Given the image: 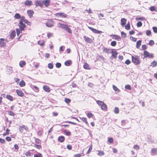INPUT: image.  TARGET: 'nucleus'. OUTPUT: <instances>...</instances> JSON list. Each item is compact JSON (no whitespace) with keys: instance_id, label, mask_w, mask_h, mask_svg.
Returning a JSON list of instances; mask_svg holds the SVG:
<instances>
[{"instance_id":"bf43d9fd","label":"nucleus","mask_w":157,"mask_h":157,"mask_svg":"<svg viewBox=\"0 0 157 157\" xmlns=\"http://www.w3.org/2000/svg\"><path fill=\"white\" fill-rule=\"evenodd\" d=\"M65 102L67 103V104H68L71 101V100L70 99L67 98H65L64 100Z\"/></svg>"},{"instance_id":"49530a36","label":"nucleus","mask_w":157,"mask_h":157,"mask_svg":"<svg viewBox=\"0 0 157 157\" xmlns=\"http://www.w3.org/2000/svg\"><path fill=\"white\" fill-rule=\"evenodd\" d=\"M108 142L110 144H113V139L112 137H109L108 139Z\"/></svg>"},{"instance_id":"69168bd1","label":"nucleus","mask_w":157,"mask_h":157,"mask_svg":"<svg viewBox=\"0 0 157 157\" xmlns=\"http://www.w3.org/2000/svg\"><path fill=\"white\" fill-rule=\"evenodd\" d=\"M142 23L141 21H139L137 23L136 25L137 27H140L142 26Z\"/></svg>"},{"instance_id":"20e7f679","label":"nucleus","mask_w":157,"mask_h":157,"mask_svg":"<svg viewBox=\"0 0 157 157\" xmlns=\"http://www.w3.org/2000/svg\"><path fill=\"white\" fill-rule=\"evenodd\" d=\"M18 25L21 31H22L24 30L25 28L26 27V25L23 23L22 20H21L18 23Z\"/></svg>"},{"instance_id":"f3484780","label":"nucleus","mask_w":157,"mask_h":157,"mask_svg":"<svg viewBox=\"0 0 157 157\" xmlns=\"http://www.w3.org/2000/svg\"><path fill=\"white\" fill-rule=\"evenodd\" d=\"M26 127L24 125H22V126H20L19 127V130L22 133L24 131V130H26Z\"/></svg>"},{"instance_id":"c9c22d12","label":"nucleus","mask_w":157,"mask_h":157,"mask_svg":"<svg viewBox=\"0 0 157 157\" xmlns=\"http://www.w3.org/2000/svg\"><path fill=\"white\" fill-rule=\"evenodd\" d=\"M157 62L155 61H154L151 64V66L153 67H155L157 66Z\"/></svg>"},{"instance_id":"ddd939ff","label":"nucleus","mask_w":157,"mask_h":157,"mask_svg":"<svg viewBox=\"0 0 157 157\" xmlns=\"http://www.w3.org/2000/svg\"><path fill=\"white\" fill-rule=\"evenodd\" d=\"M27 13L30 18H31L33 16L34 13V11L32 10H29L27 11Z\"/></svg>"},{"instance_id":"37998d69","label":"nucleus","mask_w":157,"mask_h":157,"mask_svg":"<svg viewBox=\"0 0 157 157\" xmlns=\"http://www.w3.org/2000/svg\"><path fill=\"white\" fill-rule=\"evenodd\" d=\"M35 142L37 144H40L41 143L40 140L37 138H35Z\"/></svg>"},{"instance_id":"58836bf2","label":"nucleus","mask_w":157,"mask_h":157,"mask_svg":"<svg viewBox=\"0 0 157 157\" xmlns=\"http://www.w3.org/2000/svg\"><path fill=\"white\" fill-rule=\"evenodd\" d=\"M96 102L98 105L101 106L104 103L103 101L99 100L96 101Z\"/></svg>"},{"instance_id":"338daca9","label":"nucleus","mask_w":157,"mask_h":157,"mask_svg":"<svg viewBox=\"0 0 157 157\" xmlns=\"http://www.w3.org/2000/svg\"><path fill=\"white\" fill-rule=\"evenodd\" d=\"M130 39L133 42H136L137 39L136 38L133 37V36H131L130 37Z\"/></svg>"},{"instance_id":"8fccbe9b","label":"nucleus","mask_w":157,"mask_h":157,"mask_svg":"<svg viewBox=\"0 0 157 157\" xmlns=\"http://www.w3.org/2000/svg\"><path fill=\"white\" fill-rule=\"evenodd\" d=\"M87 116L88 118H90L93 117V115L92 113H88L87 114Z\"/></svg>"},{"instance_id":"423d86ee","label":"nucleus","mask_w":157,"mask_h":157,"mask_svg":"<svg viewBox=\"0 0 157 157\" xmlns=\"http://www.w3.org/2000/svg\"><path fill=\"white\" fill-rule=\"evenodd\" d=\"M54 22L52 19H49L46 23V25L47 26L49 27H51L53 26Z\"/></svg>"},{"instance_id":"7ed1b4c3","label":"nucleus","mask_w":157,"mask_h":157,"mask_svg":"<svg viewBox=\"0 0 157 157\" xmlns=\"http://www.w3.org/2000/svg\"><path fill=\"white\" fill-rule=\"evenodd\" d=\"M143 56L144 58L148 57L149 58H153L154 57L153 54H150L147 51H144L143 53Z\"/></svg>"},{"instance_id":"bb28decb","label":"nucleus","mask_w":157,"mask_h":157,"mask_svg":"<svg viewBox=\"0 0 157 157\" xmlns=\"http://www.w3.org/2000/svg\"><path fill=\"white\" fill-rule=\"evenodd\" d=\"M64 29L68 33H71L72 31L71 29L68 27L67 25H66V26H65V28H64Z\"/></svg>"},{"instance_id":"864d4df0","label":"nucleus","mask_w":157,"mask_h":157,"mask_svg":"<svg viewBox=\"0 0 157 157\" xmlns=\"http://www.w3.org/2000/svg\"><path fill=\"white\" fill-rule=\"evenodd\" d=\"M133 147L136 150H138L140 148V146L137 144L134 145Z\"/></svg>"},{"instance_id":"a18cd8bd","label":"nucleus","mask_w":157,"mask_h":157,"mask_svg":"<svg viewBox=\"0 0 157 157\" xmlns=\"http://www.w3.org/2000/svg\"><path fill=\"white\" fill-rule=\"evenodd\" d=\"M110 51H111V49H108L106 48H104L103 51L107 53H109Z\"/></svg>"},{"instance_id":"a878e982","label":"nucleus","mask_w":157,"mask_h":157,"mask_svg":"<svg viewBox=\"0 0 157 157\" xmlns=\"http://www.w3.org/2000/svg\"><path fill=\"white\" fill-rule=\"evenodd\" d=\"M66 25H65L64 24H62V23L60 22H59L58 23V27L63 29H64V28H65V26H66Z\"/></svg>"},{"instance_id":"412c9836","label":"nucleus","mask_w":157,"mask_h":157,"mask_svg":"<svg viewBox=\"0 0 157 157\" xmlns=\"http://www.w3.org/2000/svg\"><path fill=\"white\" fill-rule=\"evenodd\" d=\"M16 35V32L15 30L13 31L10 34V38L13 40Z\"/></svg>"},{"instance_id":"c03bdc74","label":"nucleus","mask_w":157,"mask_h":157,"mask_svg":"<svg viewBox=\"0 0 157 157\" xmlns=\"http://www.w3.org/2000/svg\"><path fill=\"white\" fill-rule=\"evenodd\" d=\"M113 90L116 92H119L120 91L119 89H118L117 87H116L114 85H113Z\"/></svg>"},{"instance_id":"2eb2a0df","label":"nucleus","mask_w":157,"mask_h":157,"mask_svg":"<svg viewBox=\"0 0 157 157\" xmlns=\"http://www.w3.org/2000/svg\"><path fill=\"white\" fill-rule=\"evenodd\" d=\"M6 45V43L4 42V40L3 38L0 39V46L2 47L5 46Z\"/></svg>"},{"instance_id":"f257e3e1","label":"nucleus","mask_w":157,"mask_h":157,"mask_svg":"<svg viewBox=\"0 0 157 157\" xmlns=\"http://www.w3.org/2000/svg\"><path fill=\"white\" fill-rule=\"evenodd\" d=\"M132 61L133 63L136 65H138L140 63L139 60V57L136 56L135 57L132 56Z\"/></svg>"},{"instance_id":"dca6fc26","label":"nucleus","mask_w":157,"mask_h":157,"mask_svg":"<svg viewBox=\"0 0 157 157\" xmlns=\"http://www.w3.org/2000/svg\"><path fill=\"white\" fill-rule=\"evenodd\" d=\"M6 71L8 74H11L13 72L12 67L10 66L7 67Z\"/></svg>"},{"instance_id":"4468645a","label":"nucleus","mask_w":157,"mask_h":157,"mask_svg":"<svg viewBox=\"0 0 157 157\" xmlns=\"http://www.w3.org/2000/svg\"><path fill=\"white\" fill-rule=\"evenodd\" d=\"M121 25L122 27H124L126 24L127 22V20L125 18H122L121 19Z\"/></svg>"},{"instance_id":"a19ab883","label":"nucleus","mask_w":157,"mask_h":157,"mask_svg":"<svg viewBox=\"0 0 157 157\" xmlns=\"http://www.w3.org/2000/svg\"><path fill=\"white\" fill-rule=\"evenodd\" d=\"M65 134L67 136H70L71 135V132L70 131L67 132L66 130H65L63 131Z\"/></svg>"},{"instance_id":"7c9ffc66","label":"nucleus","mask_w":157,"mask_h":157,"mask_svg":"<svg viewBox=\"0 0 157 157\" xmlns=\"http://www.w3.org/2000/svg\"><path fill=\"white\" fill-rule=\"evenodd\" d=\"M45 42V41L43 40L42 41L40 40L37 42L38 44L40 46H43L44 45Z\"/></svg>"},{"instance_id":"f704fd0d","label":"nucleus","mask_w":157,"mask_h":157,"mask_svg":"<svg viewBox=\"0 0 157 157\" xmlns=\"http://www.w3.org/2000/svg\"><path fill=\"white\" fill-rule=\"evenodd\" d=\"M6 98L11 101L13 100V97L10 95H7L6 96Z\"/></svg>"},{"instance_id":"6e6552de","label":"nucleus","mask_w":157,"mask_h":157,"mask_svg":"<svg viewBox=\"0 0 157 157\" xmlns=\"http://www.w3.org/2000/svg\"><path fill=\"white\" fill-rule=\"evenodd\" d=\"M35 5L36 6H40L41 8L43 7V1L37 0L35 1Z\"/></svg>"},{"instance_id":"473e14b6","label":"nucleus","mask_w":157,"mask_h":157,"mask_svg":"<svg viewBox=\"0 0 157 157\" xmlns=\"http://www.w3.org/2000/svg\"><path fill=\"white\" fill-rule=\"evenodd\" d=\"M71 63V60H68L65 62L64 64L66 66H69Z\"/></svg>"},{"instance_id":"e433bc0d","label":"nucleus","mask_w":157,"mask_h":157,"mask_svg":"<svg viewBox=\"0 0 157 157\" xmlns=\"http://www.w3.org/2000/svg\"><path fill=\"white\" fill-rule=\"evenodd\" d=\"M25 155L27 157H28L31 156L33 155V154L30 151H28L26 152Z\"/></svg>"},{"instance_id":"cd10ccee","label":"nucleus","mask_w":157,"mask_h":157,"mask_svg":"<svg viewBox=\"0 0 157 157\" xmlns=\"http://www.w3.org/2000/svg\"><path fill=\"white\" fill-rule=\"evenodd\" d=\"M142 41L139 40L136 43V47L137 48H139L141 45Z\"/></svg>"},{"instance_id":"39448f33","label":"nucleus","mask_w":157,"mask_h":157,"mask_svg":"<svg viewBox=\"0 0 157 157\" xmlns=\"http://www.w3.org/2000/svg\"><path fill=\"white\" fill-rule=\"evenodd\" d=\"M54 15L55 17H61L62 18H66L67 16V14L64 13H56Z\"/></svg>"},{"instance_id":"680f3d73","label":"nucleus","mask_w":157,"mask_h":157,"mask_svg":"<svg viewBox=\"0 0 157 157\" xmlns=\"http://www.w3.org/2000/svg\"><path fill=\"white\" fill-rule=\"evenodd\" d=\"M33 88L34 89L35 91L36 92H39V88L37 86H34L33 87Z\"/></svg>"},{"instance_id":"79ce46f5","label":"nucleus","mask_w":157,"mask_h":157,"mask_svg":"<svg viewBox=\"0 0 157 157\" xmlns=\"http://www.w3.org/2000/svg\"><path fill=\"white\" fill-rule=\"evenodd\" d=\"M14 17L15 19H19L21 17L20 14L18 13H16L15 14Z\"/></svg>"},{"instance_id":"774afa93","label":"nucleus","mask_w":157,"mask_h":157,"mask_svg":"<svg viewBox=\"0 0 157 157\" xmlns=\"http://www.w3.org/2000/svg\"><path fill=\"white\" fill-rule=\"evenodd\" d=\"M142 50H145L147 48V46L145 44L143 45L142 46Z\"/></svg>"},{"instance_id":"09e8293b","label":"nucleus","mask_w":157,"mask_h":157,"mask_svg":"<svg viewBox=\"0 0 157 157\" xmlns=\"http://www.w3.org/2000/svg\"><path fill=\"white\" fill-rule=\"evenodd\" d=\"M92 149V145H91L89 147L88 151H87L86 153L87 154H89L91 151Z\"/></svg>"},{"instance_id":"f8f14e48","label":"nucleus","mask_w":157,"mask_h":157,"mask_svg":"<svg viewBox=\"0 0 157 157\" xmlns=\"http://www.w3.org/2000/svg\"><path fill=\"white\" fill-rule=\"evenodd\" d=\"M110 36H113L112 39L118 41L120 40L121 39V37L117 35H111Z\"/></svg>"},{"instance_id":"0e129e2a","label":"nucleus","mask_w":157,"mask_h":157,"mask_svg":"<svg viewBox=\"0 0 157 157\" xmlns=\"http://www.w3.org/2000/svg\"><path fill=\"white\" fill-rule=\"evenodd\" d=\"M155 44V43L154 41L153 40H151L150 41L149 43H148V44L150 45L151 46Z\"/></svg>"},{"instance_id":"a211bd4d","label":"nucleus","mask_w":157,"mask_h":157,"mask_svg":"<svg viewBox=\"0 0 157 157\" xmlns=\"http://www.w3.org/2000/svg\"><path fill=\"white\" fill-rule=\"evenodd\" d=\"M43 89L46 92H49L50 91V88L48 86H43Z\"/></svg>"},{"instance_id":"4c0bfd02","label":"nucleus","mask_w":157,"mask_h":157,"mask_svg":"<svg viewBox=\"0 0 157 157\" xmlns=\"http://www.w3.org/2000/svg\"><path fill=\"white\" fill-rule=\"evenodd\" d=\"M23 21L28 25L30 26L31 25V23L30 21H29L27 19L23 20Z\"/></svg>"},{"instance_id":"13d9d810","label":"nucleus","mask_w":157,"mask_h":157,"mask_svg":"<svg viewBox=\"0 0 157 157\" xmlns=\"http://www.w3.org/2000/svg\"><path fill=\"white\" fill-rule=\"evenodd\" d=\"M117 44V42L115 41H113L111 42V45L112 46H115Z\"/></svg>"},{"instance_id":"603ef678","label":"nucleus","mask_w":157,"mask_h":157,"mask_svg":"<svg viewBox=\"0 0 157 157\" xmlns=\"http://www.w3.org/2000/svg\"><path fill=\"white\" fill-rule=\"evenodd\" d=\"M121 33V36L123 38H125L126 37V36H127V34H126V33H124L123 32H122Z\"/></svg>"},{"instance_id":"9d476101","label":"nucleus","mask_w":157,"mask_h":157,"mask_svg":"<svg viewBox=\"0 0 157 157\" xmlns=\"http://www.w3.org/2000/svg\"><path fill=\"white\" fill-rule=\"evenodd\" d=\"M50 0H45L43 1V5L46 7H48L50 4Z\"/></svg>"},{"instance_id":"9b49d317","label":"nucleus","mask_w":157,"mask_h":157,"mask_svg":"<svg viewBox=\"0 0 157 157\" xmlns=\"http://www.w3.org/2000/svg\"><path fill=\"white\" fill-rule=\"evenodd\" d=\"M16 92L17 95L19 96L23 97L24 96V93L21 90H16Z\"/></svg>"},{"instance_id":"e2e57ef3","label":"nucleus","mask_w":157,"mask_h":157,"mask_svg":"<svg viewBox=\"0 0 157 157\" xmlns=\"http://www.w3.org/2000/svg\"><path fill=\"white\" fill-rule=\"evenodd\" d=\"M8 114L9 115L12 116H13L15 115L14 113L12 111H8Z\"/></svg>"},{"instance_id":"0eeeda50","label":"nucleus","mask_w":157,"mask_h":157,"mask_svg":"<svg viewBox=\"0 0 157 157\" xmlns=\"http://www.w3.org/2000/svg\"><path fill=\"white\" fill-rule=\"evenodd\" d=\"M83 38L85 41L86 42L90 44H91L93 42L94 38L92 39L89 38L86 36H84L83 37Z\"/></svg>"},{"instance_id":"4be33fe9","label":"nucleus","mask_w":157,"mask_h":157,"mask_svg":"<svg viewBox=\"0 0 157 157\" xmlns=\"http://www.w3.org/2000/svg\"><path fill=\"white\" fill-rule=\"evenodd\" d=\"M101 109L104 111H106L107 109V105L105 103L101 106Z\"/></svg>"},{"instance_id":"052dcab7","label":"nucleus","mask_w":157,"mask_h":157,"mask_svg":"<svg viewBox=\"0 0 157 157\" xmlns=\"http://www.w3.org/2000/svg\"><path fill=\"white\" fill-rule=\"evenodd\" d=\"M34 146L38 149H40L42 148L41 146V145L36 144H35Z\"/></svg>"},{"instance_id":"4d7b16f0","label":"nucleus","mask_w":157,"mask_h":157,"mask_svg":"<svg viewBox=\"0 0 157 157\" xmlns=\"http://www.w3.org/2000/svg\"><path fill=\"white\" fill-rule=\"evenodd\" d=\"M34 157H42V154L39 153H38L37 154H35L34 156Z\"/></svg>"},{"instance_id":"b1692460","label":"nucleus","mask_w":157,"mask_h":157,"mask_svg":"<svg viewBox=\"0 0 157 157\" xmlns=\"http://www.w3.org/2000/svg\"><path fill=\"white\" fill-rule=\"evenodd\" d=\"M26 62L24 61H21L19 63V66L21 67H23L26 65Z\"/></svg>"},{"instance_id":"ea45409f","label":"nucleus","mask_w":157,"mask_h":157,"mask_svg":"<svg viewBox=\"0 0 157 157\" xmlns=\"http://www.w3.org/2000/svg\"><path fill=\"white\" fill-rule=\"evenodd\" d=\"M125 28L127 30H129L130 29V25L129 22H128L127 25L125 26Z\"/></svg>"},{"instance_id":"6ab92c4d","label":"nucleus","mask_w":157,"mask_h":157,"mask_svg":"<svg viewBox=\"0 0 157 157\" xmlns=\"http://www.w3.org/2000/svg\"><path fill=\"white\" fill-rule=\"evenodd\" d=\"M83 67L85 69L90 70L91 69L90 66H89V64L86 63H84L83 66Z\"/></svg>"},{"instance_id":"1a4fd4ad","label":"nucleus","mask_w":157,"mask_h":157,"mask_svg":"<svg viewBox=\"0 0 157 157\" xmlns=\"http://www.w3.org/2000/svg\"><path fill=\"white\" fill-rule=\"evenodd\" d=\"M88 28L91 31H92L94 33L96 34H101L102 33V32L101 31L98 30L91 27H89Z\"/></svg>"},{"instance_id":"6e6d98bb","label":"nucleus","mask_w":157,"mask_h":157,"mask_svg":"<svg viewBox=\"0 0 157 157\" xmlns=\"http://www.w3.org/2000/svg\"><path fill=\"white\" fill-rule=\"evenodd\" d=\"M119 110L118 107H116L114 109V112L116 114H117L119 113Z\"/></svg>"},{"instance_id":"2f4dec72","label":"nucleus","mask_w":157,"mask_h":157,"mask_svg":"<svg viewBox=\"0 0 157 157\" xmlns=\"http://www.w3.org/2000/svg\"><path fill=\"white\" fill-rule=\"evenodd\" d=\"M84 150H83L82 154H77L74 155V157H80L81 156H84V154L83 153Z\"/></svg>"},{"instance_id":"c756f323","label":"nucleus","mask_w":157,"mask_h":157,"mask_svg":"<svg viewBox=\"0 0 157 157\" xmlns=\"http://www.w3.org/2000/svg\"><path fill=\"white\" fill-rule=\"evenodd\" d=\"M81 120L84 122L86 125L88 124V123L86 118L82 117L80 118Z\"/></svg>"},{"instance_id":"aec40b11","label":"nucleus","mask_w":157,"mask_h":157,"mask_svg":"<svg viewBox=\"0 0 157 157\" xmlns=\"http://www.w3.org/2000/svg\"><path fill=\"white\" fill-rule=\"evenodd\" d=\"M65 139V138L64 136H60L58 137V140L59 142L62 143L64 141Z\"/></svg>"},{"instance_id":"f03ea898","label":"nucleus","mask_w":157,"mask_h":157,"mask_svg":"<svg viewBox=\"0 0 157 157\" xmlns=\"http://www.w3.org/2000/svg\"><path fill=\"white\" fill-rule=\"evenodd\" d=\"M111 52L112 54V56L110 57L111 59H116L118 54V52L116 50L114 49H111Z\"/></svg>"},{"instance_id":"5fc2aeb1","label":"nucleus","mask_w":157,"mask_h":157,"mask_svg":"<svg viewBox=\"0 0 157 157\" xmlns=\"http://www.w3.org/2000/svg\"><path fill=\"white\" fill-rule=\"evenodd\" d=\"M136 20L137 21H138L139 20L144 21L145 20V18L144 17H137L136 18Z\"/></svg>"},{"instance_id":"c85d7f7f","label":"nucleus","mask_w":157,"mask_h":157,"mask_svg":"<svg viewBox=\"0 0 157 157\" xmlns=\"http://www.w3.org/2000/svg\"><path fill=\"white\" fill-rule=\"evenodd\" d=\"M19 85L20 87H23L25 86V83L24 80H22L20 82Z\"/></svg>"},{"instance_id":"de8ad7c7","label":"nucleus","mask_w":157,"mask_h":157,"mask_svg":"<svg viewBox=\"0 0 157 157\" xmlns=\"http://www.w3.org/2000/svg\"><path fill=\"white\" fill-rule=\"evenodd\" d=\"M10 131V130H9L8 129H6V132L5 133H4L3 134V136H5L6 135H8L9 134V131Z\"/></svg>"},{"instance_id":"5701e85b","label":"nucleus","mask_w":157,"mask_h":157,"mask_svg":"<svg viewBox=\"0 0 157 157\" xmlns=\"http://www.w3.org/2000/svg\"><path fill=\"white\" fill-rule=\"evenodd\" d=\"M151 152L152 155L157 154V148H153L151 150Z\"/></svg>"},{"instance_id":"72a5a7b5","label":"nucleus","mask_w":157,"mask_h":157,"mask_svg":"<svg viewBox=\"0 0 157 157\" xmlns=\"http://www.w3.org/2000/svg\"><path fill=\"white\" fill-rule=\"evenodd\" d=\"M98 155L99 156H101L105 155V153L103 151L101 150H98Z\"/></svg>"},{"instance_id":"393cba45","label":"nucleus","mask_w":157,"mask_h":157,"mask_svg":"<svg viewBox=\"0 0 157 157\" xmlns=\"http://www.w3.org/2000/svg\"><path fill=\"white\" fill-rule=\"evenodd\" d=\"M25 4L26 6H31L32 5V2L30 0H27L25 2Z\"/></svg>"},{"instance_id":"3c124183","label":"nucleus","mask_w":157,"mask_h":157,"mask_svg":"<svg viewBox=\"0 0 157 157\" xmlns=\"http://www.w3.org/2000/svg\"><path fill=\"white\" fill-rule=\"evenodd\" d=\"M48 68L50 69H52L53 68V65L52 63H50L48 64Z\"/></svg>"}]
</instances>
